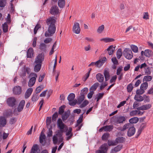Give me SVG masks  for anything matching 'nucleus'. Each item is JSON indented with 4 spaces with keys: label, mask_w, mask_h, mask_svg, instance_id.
<instances>
[{
    "label": "nucleus",
    "mask_w": 153,
    "mask_h": 153,
    "mask_svg": "<svg viewBox=\"0 0 153 153\" xmlns=\"http://www.w3.org/2000/svg\"><path fill=\"white\" fill-rule=\"evenodd\" d=\"M133 87L131 83L129 84L127 86V91L128 92H130L133 89Z\"/></svg>",
    "instance_id": "nucleus-49"
},
{
    "label": "nucleus",
    "mask_w": 153,
    "mask_h": 153,
    "mask_svg": "<svg viewBox=\"0 0 153 153\" xmlns=\"http://www.w3.org/2000/svg\"><path fill=\"white\" fill-rule=\"evenodd\" d=\"M126 103V101H124L121 102H120L119 104L117 106V108H120V107L123 106Z\"/></svg>",
    "instance_id": "nucleus-63"
},
{
    "label": "nucleus",
    "mask_w": 153,
    "mask_h": 153,
    "mask_svg": "<svg viewBox=\"0 0 153 153\" xmlns=\"http://www.w3.org/2000/svg\"><path fill=\"white\" fill-rule=\"evenodd\" d=\"M13 114L12 111L11 109H7L5 110L3 112V115L5 117H8L10 116H12Z\"/></svg>",
    "instance_id": "nucleus-16"
},
{
    "label": "nucleus",
    "mask_w": 153,
    "mask_h": 153,
    "mask_svg": "<svg viewBox=\"0 0 153 153\" xmlns=\"http://www.w3.org/2000/svg\"><path fill=\"white\" fill-rule=\"evenodd\" d=\"M75 95L74 93H71L68 96L67 99L69 101H71L74 100L75 98Z\"/></svg>",
    "instance_id": "nucleus-37"
},
{
    "label": "nucleus",
    "mask_w": 153,
    "mask_h": 153,
    "mask_svg": "<svg viewBox=\"0 0 153 153\" xmlns=\"http://www.w3.org/2000/svg\"><path fill=\"white\" fill-rule=\"evenodd\" d=\"M57 135H58V137H59L58 142L60 143L61 142H63V138L62 137V133L60 132H58Z\"/></svg>",
    "instance_id": "nucleus-32"
},
{
    "label": "nucleus",
    "mask_w": 153,
    "mask_h": 153,
    "mask_svg": "<svg viewBox=\"0 0 153 153\" xmlns=\"http://www.w3.org/2000/svg\"><path fill=\"white\" fill-rule=\"evenodd\" d=\"M111 61L114 65H117L118 61L117 60L116 57L112 58L111 59Z\"/></svg>",
    "instance_id": "nucleus-62"
},
{
    "label": "nucleus",
    "mask_w": 153,
    "mask_h": 153,
    "mask_svg": "<svg viewBox=\"0 0 153 153\" xmlns=\"http://www.w3.org/2000/svg\"><path fill=\"white\" fill-rule=\"evenodd\" d=\"M59 10H50V13L52 15H57L59 13Z\"/></svg>",
    "instance_id": "nucleus-55"
},
{
    "label": "nucleus",
    "mask_w": 153,
    "mask_h": 153,
    "mask_svg": "<svg viewBox=\"0 0 153 153\" xmlns=\"http://www.w3.org/2000/svg\"><path fill=\"white\" fill-rule=\"evenodd\" d=\"M6 0H0V7H4L6 5Z\"/></svg>",
    "instance_id": "nucleus-40"
},
{
    "label": "nucleus",
    "mask_w": 153,
    "mask_h": 153,
    "mask_svg": "<svg viewBox=\"0 0 153 153\" xmlns=\"http://www.w3.org/2000/svg\"><path fill=\"white\" fill-rule=\"evenodd\" d=\"M89 103L88 101L87 100H85L83 103L80 105V107L82 108L85 107Z\"/></svg>",
    "instance_id": "nucleus-50"
},
{
    "label": "nucleus",
    "mask_w": 153,
    "mask_h": 153,
    "mask_svg": "<svg viewBox=\"0 0 153 153\" xmlns=\"http://www.w3.org/2000/svg\"><path fill=\"white\" fill-rule=\"evenodd\" d=\"M13 93L15 94H19L22 92V88L19 86L15 87L13 89Z\"/></svg>",
    "instance_id": "nucleus-10"
},
{
    "label": "nucleus",
    "mask_w": 153,
    "mask_h": 153,
    "mask_svg": "<svg viewBox=\"0 0 153 153\" xmlns=\"http://www.w3.org/2000/svg\"><path fill=\"white\" fill-rule=\"evenodd\" d=\"M123 53L124 56L128 59H131L133 57V54L131 50L129 48H125Z\"/></svg>",
    "instance_id": "nucleus-3"
},
{
    "label": "nucleus",
    "mask_w": 153,
    "mask_h": 153,
    "mask_svg": "<svg viewBox=\"0 0 153 153\" xmlns=\"http://www.w3.org/2000/svg\"><path fill=\"white\" fill-rule=\"evenodd\" d=\"M131 48L132 51L134 53H137L138 51V48L136 45H131Z\"/></svg>",
    "instance_id": "nucleus-39"
},
{
    "label": "nucleus",
    "mask_w": 153,
    "mask_h": 153,
    "mask_svg": "<svg viewBox=\"0 0 153 153\" xmlns=\"http://www.w3.org/2000/svg\"><path fill=\"white\" fill-rule=\"evenodd\" d=\"M55 22L56 20L53 17H51L47 19L46 23L48 25V29L45 33L46 37L52 36L55 33L56 30L55 25Z\"/></svg>",
    "instance_id": "nucleus-1"
},
{
    "label": "nucleus",
    "mask_w": 153,
    "mask_h": 153,
    "mask_svg": "<svg viewBox=\"0 0 153 153\" xmlns=\"http://www.w3.org/2000/svg\"><path fill=\"white\" fill-rule=\"evenodd\" d=\"M70 114V112H67L65 113L62 116V119L65 122L68 118Z\"/></svg>",
    "instance_id": "nucleus-24"
},
{
    "label": "nucleus",
    "mask_w": 153,
    "mask_h": 153,
    "mask_svg": "<svg viewBox=\"0 0 153 153\" xmlns=\"http://www.w3.org/2000/svg\"><path fill=\"white\" fill-rule=\"evenodd\" d=\"M2 27L4 33H6L8 31V27L6 23L4 22V24H2Z\"/></svg>",
    "instance_id": "nucleus-35"
},
{
    "label": "nucleus",
    "mask_w": 153,
    "mask_h": 153,
    "mask_svg": "<svg viewBox=\"0 0 153 153\" xmlns=\"http://www.w3.org/2000/svg\"><path fill=\"white\" fill-rule=\"evenodd\" d=\"M104 95V93H99L96 95L97 98V101L98 102L99 100L102 98Z\"/></svg>",
    "instance_id": "nucleus-43"
},
{
    "label": "nucleus",
    "mask_w": 153,
    "mask_h": 153,
    "mask_svg": "<svg viewBox=\"0 0 153 153\" xmlns=\"http://www.w3.org/2000/svg\"><path fill=\"white\" fill-rule=\"evenodd\" d=\"M100 149L106 153L108 149V145L107 143L102 144L100 148Z\"/></svg>",
    "instance_id": "nucleus-26"
},
{
    "label": "nucleus",
    "mask_w": 153,
    "mask_h": 153,
    "mask_svg": "<svg viewBox=\"0 0 153 153\" xmlns=\"http://www.w3.org/2000/svg\"><path fill=\"white\" fill-rule=\"evenodd\" d=\"M7 101L9 106L13 107L16 105V100L14 97H10L7 99Z\"/></svg>",
    "instance_id": "nucleus-6"
},
{
    "label": "nucleus",
    "mask_w": 153,
    "mask_h": 153,
    "mask_svg": "<svg viewBox=\"0 0 153 153\" xmlns=\"http://www.w3.org/2000/svg\"><path fill=\"white\" fill-rule=\"evenodd\" d=\"M35 62L37 64L34 68V71L35 72H38V55L37 56Z\"/></svg>",
    "instance_id": "nucleus-29"
},
{
    "label": "nucleus",
    "mask_w": 153,
    "mask_h": 153,
    "mask_svg": "<svg viewBox=\"0 0 153 153\" xmlns=\"http://www.w3.org/2000/svg\"><path fill=\"white\" fill-rule=\"evenodd\" d=\"M139 120V119L137 117H134L131 118L129 120L130 123H137Z\"/></svg>",
    "instance_id": "nucleus-27"
},
{
    "label": "nucleus",
    "mask_w": 153,
    "mask_h": 153,
    "mask_svg": "<svg viewBox=\"0 0 153 153\" xmlns=\"http://www.w3.org/2000/svg\"><path fill=\"white\" fill-rule=\"evenodd\" d=\"M115 50V47H114L112 45L110 46L107 49L108 51V53L109 55L112 54Z\"/></svg>",
    "instance_id": "nucleus-25"
},
{
    "label": "nucleus",
    "mask_w": 153,
    "mask_h": 153,
    "mask_svg": "<svg viewBox=\"0 0 153 153\" xmlns=\"http://www.w3.org/2000/svg\"><path fill=\"white\" fill-rule=\"evenodd\" d=\"M145 92L144 90L140 88V89H138L137 90L136 94L139 95L142 94Z\"/></svg>",
    "instance_id": "nucleus-48"
},
{
    "label": "nucleus",
    "mask_w": 153,
    "mask_h": 153,
    "mask_svg": "<svg viewBox=\"0 0 153 153\" xmlns=\"http://www.w3.org/2000/svg\"><path fill=\"white\" fill-rule=\"evenodd\" d=\"M105 81H107L109 79L110 76L109 71L108 70L105 69L104 72Z\"/></svg>",
    "instance_id": "nucleus-19"
},
{
    "label": "nucleus",
    "mask_w": 153,
    "mask_h": 153,
    "mask_svg": "<svg viewBox=\"0 0 153 153\" xmlns=\"http://www.w3.org/2000/svg\"><path fill=\"white\" fill-rule=\"evenodd\" d=\"M57 125V127L59 128L61 133H63L64 131V129L65 126V124L63 123L62 120L60 118L58 119Z\"/></svg>",
    "instance_id": "nucleus-5"
},
{
    "label": "nucleus",
    "mask_w": 153,
    "mask_h": 153,
    "mask_svg": "<svg viewBox=\"0 0 153 153\" xmlns=\"http://www.w3.org/2000/svg\"><path fill=\"white\" fill-rule=\"evenodd\" d=\"M73 30L74 33L76 34L79 33L80 31L79 24L77 22L75 23L73 26Z\"/></svg>",
    "instance_id": "nucleus-7"
},
{
    "label": "nucleus",
    "mask_w": 153,
    "mask_h": 153,
    "mask_svg": "<svg viewBox=\"0 0 153 153\" xmlns=\"http://www.w3.org/2000/svg\"><path fill=\"white\" fill-rule=\"evenodd\" d=\"M152 51L149 49L145 50L144 51V55L146 57H150L152 54Z\"/></svg>",
    "instance_id": "nucleus-34"
},
{
    "label": "nucleus",
    "mask_w": 153,
    "mask_h": 153,
    "mask_svg": "<svg viewBox=\"0 0 153 153\" xmlns=\"http://www.w3.org/2000/svg\"><path fill=\"white\" fill-rule=\"evenodd\" d=\"M119 130L122 131H124L126 129H128L127 131L128 136L131 137L133 136L135 132V129L134 125L131 123H126L125 124L123 127L118 128Z\"/></svg>",
    "instance_id": "nucleus-2"
},
{
    "label": "nucleus",
    "mask_w": 153,
    "mask_h": 153,
    "mask_svg": "<svg viewBox=\"0 0 153 153\" xmlns=\"http://www.w3.org/2000/svg\"><path fill=\"white\" fill-rule=\"evenodd\" d=\"M46 45L44 43H42L40 44V49L42 51H44L45 50Z\"/></svg>",
    "instance_id": "nucleus-52"
},
{
    "label": "nucleus",
    "mask_w": 153,
    "mask_h": 153,
    "mask_svg": "<svg viewBox=\"0 0 153 153\" xmlns=\"http://www.w3.org/2000/svg\"><path fill=\"white\" fill-rule=\"evenodd\" d=\"M109 135V134L108 133H105L102 136V139L103 140H106L108 138Z\"/></svg>",
    "instance_id": "nucleus-44"
},
{
    "label": "nucleus",
    "mask_w": 153,
    "mask_h": 153,
    "mask_svg": "<svg viewBox=\"0 0 153 153\" xmlns=\"http://www.w3.org/2000/svg\"><path fill=\"white\" fill-rule=\"evenodd\" d=\"M77 104V100H73L71 101H69V104L70 105L72 106L75 105L76 104Z\"/></svg>",
    "instance_id": "nucleus-58"
},
{
    "label": "nucleus",
    "mask_w": 153,
    "mask_h": 153,
    "mask_svg": "<svg viewBox=\"0 0 153 153\" xmlns=\"http://www.w3.org/2000/svg\"><path fill=\"white\" fill-rule=\"evenodd\" d=\"M104 29V25H102L100 26L97 30V32L99 33H101Z\"/></svg>",
    "instance_id": "nucleus-47"
},
{
    "label": "nucleus",
    "mask_w": 153,
    "mask_h": 153,
    "mask_svg": "<svg viewBox=\"0 0 153 153\" xmlns=\"http://www.w3.org/2000/svg\"><path fill=\"white\" fill-rule=\"evenodd\" d=\"M45 76V74L44 73L41 74L39 77V82H41L44 79Z\"/></svg>",
    "instance_id": "nucleus-56"
},
{
    "label": "nucleus",
    "mask_w": 153,
    "mask_h": 153,
    "mask_svg": "<svg viewBox=\"0 0 153 153\" xmlns=\"http://www.w3.org/2000/svg\"><path fill=\"white\" fill-rule=\"evenodd\" d=\"M126 119L124 116H119L116 117L115 119V123H122L125 121Z\"/></svg>",
    "instance_id": "nucleus-8"
},
{
    "label": "nucleus",
    "mask_w": 153,
    "mask_h": 153,
    "mask_svg": "<svg viewBox=\"0 0 153 153\" xmlns=\"http://www.w3.org/2000/svg\"><path fill=\"white\" fill-rule=\"evenodd\" d=\"M30 76L33 77L30 79L28 83V85L29 87H31L35 84L36 80V77H37V76L35 74L31 73Z\"/></svg>",
    "instance_id": "nucleus-4"
},
{
    "label": "nucleus",
    "mask_w": 153,
    "mask_h": 153,
    "mask_svg": "<svg viewBox=\"0 0 153 153\" xmlns=\"http://www.w3.org/2000/svg\"><path fill=\"white\" fill-rule=\"evenodd\" d=\"M114 40V39L109 38H103L100 39V41H103L105 42H113Z\"/></svg>",
    "instance_id": "nucleus-30"
},
{
    "label": "nucleus",
    "mask_w": 153,
    "mask_h": 153,
    "mask_svg": "<svg viewBox=\"0 0 153 153\" xmlns=\"http://www.w3.org/2000/svg\"><path fill=\"white\" fill-rule=\"evenodd\" d=\"M33 53V50L32 48H30L27 52V58H31Z\"/></svg>",
    "instance_id": "nucleus-20"
},
{
    "label": "nucleus",
    "mask_w": 153,
    "mask_h": 153,
    "mask_svg": "<svg viewBox=\"0 0 153 153\" xmlns=\"http://www.w3.org/2000/svg\"><path fill=\"white\" fill-rule=\"evenodd\" d=\"M105 131H111L113 128V126L111 125H107L104 126Z\"/></svg>",
    "instance_id": "nucleus-28"
},
{
    "label": "nucleus",
    "mask_w": 153,
    "mask_h": 153,
    "mask_svg": "<svg viewBox=\"0 0 153 153\" xmlns=\"http://www.w3.org/2000/svg\"><path fill=\"white\" fill-rule=\"evenodd\" d=\"M25 101L23 100L20 102L17 108V110L19 112H20L22 111L25 105Z\"/></svg>",
    "instance_id": "nucleus-15"
},
{
    "label": "nucleus",
    "mask_w": 153,
    "mask_h": 153,
    "mask_svg": "<svg viewBox=\"0 0 153 153\" xmlns=\"http://www.w3.org/2000/svg\"><path fill=\"white\" fill-rule=\"evenodd\" d=\"M116 141L117 143H123L125 141V139L123 137H118L116 138Z\"/></svg>",
    "instance_id": "nucleus-42"
},
{
    "label": "nucleus",
    "mask_w": 153,
    "mask_h": 153,
    "mask_svg": "<svg viewBox=\"0 0 153 153\" xmlns=\"http://www.w3.org/2000/svg\"><path fill=\"white\" fill-rule=\"evenodd\" d=\"M96 78L97 80L100 82H103L104 80L103 75L101 73H98L96 75Z\"/></svg>",
    "instance_id": "nucleus-14"
},
{
    "label": "nucleus",
    "mask_w": 153,
    "mask_h": 153,
    "mask_svg": "<svg viewBox=\"0 0 153 153\" xmlns=\"http://www.w3.org/2000/svg\"><path fill=\"white\" fill-rule=\"evenodd\" d=\"M137 115V110H134L131 111L130 113V115L131 116H133Z\"/></svg>",
    "instance_id": "nucleus-59"
},
{
    "label": "nucleus",
    "mask_w": 153,
    "mask_h": 153,
    "mask_svg": "<svg viewBox=\"0 0 153 153\" xmlns=\"http://www.w3.org/2000/svg\"><path fill=\"white\" fill-rule=\"evenodd\" d=\"M134 99L137 101L141 102L144 100L143 98L140 95L136 94L134 97Z\"/></svg>",
    "instance_id": "nucleus-21"
},
{
    "label": "nucleus",
    "mask_w": 153,
    "mask_h": 153,
    "mask_svg": "<svg viewBox=\"0 0 153 153\" xmlns=\"http://www.w3.org/2000/svg\"><path fill=\"white\" fill-rule=\"evenodd\" d=\"M65 108V106L64 105L61 106L60 107H59V113L60 114H62L63 113Z\"/></svg>",
    "instance_id": "nucleus-51"
},
{
    "label": "nucleus",
    "mask_w": 153,
    "mask_h": 153,
    "mask_svg": "<svg viewBox=\"0 0 153 153\" xmlns=\"http://www.w3.org/2000/svg\"><path fill=\"white\" fill-rule=\"evenodd\" d=\"M148 87V84L147 82H144L142 83L140 86V87L141 88L144 89V90H146Z\"/></svg>",
    "instance_id": "nucleus-45"
},
{
    "label": "nucleus",
    "mask_w": 153,
    "mask_h": 153,
    "mask_svg": "<svg viewBox=\"0 0 153 153\" xmlns=\"http://www.w3.org/2000/svg\"><path fill=\"white\" fill-rule=\"evenodd\" d=\"M85 112V111H84V113L80 116L79 119L77 120V123L75 126V127H77L79 125V124H80L82 122L83 114H84Z\"/></svg>",
    "instance_id": "nucleus-23"
},
{
    "label": "nucleus",
    "mask_w": 153,
    "mask_h": 153,
    "mask_svg": "<svg viewBox=\"0 0 153 153\" xmlns=\"http://www.w3.org/2000/svg\"><path fill=\"white\" fill-rule=\"evenodd\" d=\"M57 134L56 135H54L53 137V143L54 144H56L58 142V135H57Z\"/></svg>",
    "instance_id": "nucleus-41"
},
{
    "label": "nucleus",
    "mask_w": 153,
    "mask_h": 153,
    "mask_svg": "<svg viewBox=\"0 0 153 153\" xmlns=\"http://www.w3.org/2000/svg\"><path fill=\"white\" fill-rule=\"evenodd\" d=\"M88 89L87 88H85L81 91L82 94L84 95L85 94H86L87 92L88 91Z\"/></svg>",
    "instance_id": "nucleus-64"
},
{
    "label": "nucleus",
    "mask_w": 153,
    "mask_h": 153,
    "mask_svg": "<svg viewBox=\"0 0 153 153\" xmlns=\"http://www.w3.org/2000/svg\"><path fill=\"white\" fill-rule=\"evenodd\" d=\"M33 91V89L32 88H28L26 91L25 95V98H28L31 95Z\"/></svg>",
    "instance_id": "nucleus-18"
},
{
    "label": "nucleus",
    "mask_w": 153,
    "mask_h": 153,
    "mask_svg": "<svg viewBox=\"0 0 153 153\" xmlns=\"http://www.w3.org/2000/svg\"><path fill=\"white\" fill-rule=\"evenodd\" d=\"M99 85V84L98 82L94 84L90 88L89 91H91L94 92L97 89Z\"/></svg>",
    "instance_id": "nucleus-31"
},
{
    "label": "nucleus",
    "mask_w": 153,
    "mask_h": 153,
    "mask_svg": "<svg viewBox=\"0 0 153 153\" xmlns=\"http://www.w3.org/2000/svg\"><path fill=\"white\" fill-rule=\"evenodd\" d=\"M44 59V53H42L39 54V71L41 68V63Z\"/></svg>",
    "instance_id": "nucleus-9"
},
{
    "label": "nucleus",
    "mask_w": 153,
    "mask_h": 153,
    "mask_svg": "<svg viewBox=\"0 0 153 153\" xmlns=\"http://www.w3.org/2000/svg\"><path fill=\"white\" fill-rule=\"evenodd\" d=\"M152 79V76H144L143 79V81H149L151 80Z\"/></svg>",
    "instance_id": "nucleus-46"
},
{
    "label": "nucleus",
    "mask_w": 153,
    "mask_h": 153,
    "mask_svg": "<svg viewBox=\"0 0 153 153\" xmlns=\"http://www.w3.org/2000/svg\"><path fill=\"white\" fill-rule=\"evenodd\" d=\"M90 92L88 93L87 95V97L88 99H91V98L92 96L93 95V94L94 93V92H93V91H89Z\"/></svg>",
    "instance_id": "nucleus-61"
},
{
    "label": "nucleus",
    "mask_w": 153,
    "mask_h": 153,
    "mask_svg": "<svg viewBox=\"0 0 153 153\" xmlns=\"http://www.w3.org/2000/svg\"><path fill=\"white\" fill-rule=\"evenodd\" d=\"M6 22H5L6 24H10L11 22V18L10 16L9 13L8 14L7 16L6 19Z\"/></svg>",
    "instance_id": "nucleus-53"
},
{
    "label": "nucleus",
    "mask_w": 153,
    "mask_h": 153,
    "mask_svg": "<svg viewBox=\"0 0 153 153\" xmlns=\"http://www.w3.org/2000/svg\"><path fill=\"white\" fill-rule=\"evenodd\" d=\"M122 146L121 145H118L114 148V151L116 152H118L122 148Z\"/></svg>",
    "instance_id": "nucleus-54"
},
{
    "label": "nucleus",
    "mask_w": 153,
    "mask_h": 153,
    "mask_svg": "<svg viewBox=\"0 0 153 153\" xmlns=\"http://www.w3.org/2000/svg\"><path fill=\"white\" fill-rule=\"evenodd\" d=\"M122 55V53L121 49H119L117 52V56L118 59H119Z\"/></svg>",
    "instance_id": "nucleus-38"
},
{
    "label": "nucleus",
    "mask_w": 153,
    "mask_h": 153,
    "mask_svg": "<svg viewBox=\"0 0 153 153\" xmlns=\"http://www.w3.org/2000/svg\"><path fill=\"white\" fill-rule=\"evenodd\" d=\"M30 153H38V146L35 144L33 145L31 148Z\"/></svg>",
    "instance_id": "nucleus-13"
},
{
    "label": "nucleus",
    "mask_w": 153,
    "mask_h": 153,
    "mask_svg": "<svg viewBox=\"0 0 153 153\" xmlns=\"http://www.w3.org/2000/svg\"><path fill=\"white\" fill-rule=\"evenodd\" d=\"M6 123V120L4 117H0V127H4Z\"/></svg>",
    "instance_id": "nucleus-17"
},
{
    "label": "nucleus",
    "mask_w": 153,
    "mask_h": 153,
    "mask_svg": "<svg viewBox=\"0 0 153 153\" xmlns=\"http://www.w3.org/2000/svg\"><path fill=\"white\" fill-rule=\"evenodd\" d=\"M145 74L147 75H149L150 74L151 72L149 67H148L146 68L145 69Z\"/></svg>",
    "instance_id": "nucleus-60"
},
{
    "label": "nucleus",
    "mask_w": 153,
    "mask_h": 153,
    "mask_svg": "<svg viewBox=\"0 0 153 153\" xmlns=\"http://www.w3.org/2000/svg\"><path fill=\"white\" fill-rule=\"evenodd\" d=\"M106 59L105 57H103L102 59H99L96 62V66L100 68L106 60Z\"/></svg>",
    "instance_id": "nucleus-12"
},
{
    "label": "nucleus",
    "mask_w": 153,
    "mask_h": 153,
    "mask_svg": "<svg viewBox=\"0 0 153 153\" xmlns=\"http://www.w3.org/2000/svg\"><path fill=\"white\" fill-rule=\"evenodd\" d=\"M45 136L44 134H41L39 137V142L40 143L44 145L45 144V143H44V141L45 140Z\"/></svg>",
    "instance_id": "nucleus-33"
},
{
    "label": "nucleus",
    "mask_w": 153,
    "mask_h": 153,
    "mask_svg": "<svg viewBox=\"0 0 153 153\" xmlns=\"http://www.w3.org/2000/svg\"><path fill=\"white\" fill-rule=\"evenodd\" d=\"M152 105L150 104L143 105L138 108L137 110H144L148 109L151 108Z\"/></svg>",
    "instance_id": "nucleus-11"
},
{
    "label": "nucleus",
    "mask_w": 153,
    "mask_h": 153,
    "mask_svg": "<svg viewBox=\"0 0 153 153\" xmlns=\"http://www.w3.org/2000/svg\"><path fill=\"white\" fill-rule=\"evenodd\" d=\"M58 117V114L57 112H56L53 114L52 117V120L53 121H55L56 120L57 118Z\"/></svg>",
    "instance_id": "nucleus-57"
},
{
    "label": "nucleus",
    "mask_w": 153,
    "mask_h": 153,
    "mask_svg": "<svg viewBox=\"0 0 153 153\" xmlns=\"http://www.w3.org/2000/svg\"><path fill=\"white\" fill-rule=\"evenodd\" d=\"M58 4V6L60 8H63L65 5V0H59Z\"/></svg>",
    "instance_id": "nucleus-22"
},
{
    "label": "nucleus",
    "mask_w": 153,
    "mask_h": 153,
    "mask_svg": "<svg viewBox=\"0 0 153 153\" xmlns=\"http://www.w3.org/2000/svg\"><path fill=\"white\" fill-rule=\"evenodd\" d=\"M85 99V96L84 94H81L78 98L77 101V104H80Z\"/></svg>",
    "instance_id": "nucleus-36"
}]
</instances>
